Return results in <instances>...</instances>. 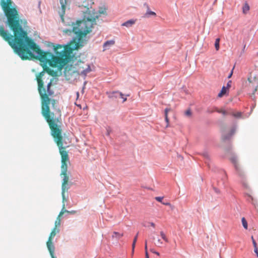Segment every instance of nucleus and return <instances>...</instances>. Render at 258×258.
<instances>
[{
    "label": "nucleus",
    "instance_id": "obj_22",
    "mask_svg": "<svg viewBox=\"0 0 258 258\" xmlns=\"http://www.w3.org/2000/svg\"><path fill=\"white\" fill-rule=\"evenodd\" d=\"M215 109H216V111H217L218 113H222L223 115H226L227 114L226 111L225 110H224L218 109V108H215Z\"/></svg>",
    "mask_w": 258,
    "mask_h": 258
},
{
    "label": "nucleus",
    "instance_id": "obj_23",
    "mask_svg": "<svg viewBox=\"0 0 258 258\" xmlns=\"http://www.w3.org/2000/svg\"><path fill=\"white\" fill-rule=\"evenodd\" d=\"M192 113L190 109H187L185 112V115L188 117H190L191 116Z\"/></svg>",
    "mask_w": 258,
    "mask_h": 258
},
{
    "label": "nucleus",
    "instance_id": "obj_39",
    "mask_svg": "<svg viewBox=\"0 0 258 258\" xmlns=\"http://www.w3.org/2000/svg\"><path fill=\"white\" fill-rule=\"evenodd\" d=\"M145 257H146V258H149V256L148 251H146V252H145Z\"/></svg>",
    "mask_w": 258,
    "mask_h": 258
},
{
    "label": "nucleus",
    "instance_id": "obj_34",
    "mask_svg": "<svg viewBox=\"0 0 258 258\" xmlns=\"http://www.w3.org/2000/svg\"><path fill=\"white\" fill-rule=\"evenodd\" d=\"M151 251L152 252L154 253H155L157 255H160V254H159V253L158 252L154 251L153 249H151Z\"/></svg>",
    "mask_w": 258,
    "mask_h": 258
},
{
    "label": "nucleus",
    "instance_id": "obj_44",
    "mask_svg": "<svg viewBox=\"0 0 258 258\" xmlns=\"http://www.w3.org/2000/svg\"><path fill=\"white\" fill-rule=\"evenodd\" d=\"M253 239H254L253 236H251V240L253 241Z\"/></svg>",
    "mask_w": 258,
    "mask_h": 258
},
{
    "label": "nucleus",
    "instance_id": "obj_10",
    "mask_svg": "<svg viewBox=\"0 0 258 258\" xmlns=\"http://www.w3.org/2000/svg\"><path fill=\"white\" fill-rule=\"evenodd\" d=\"M136 23V20L131 19L130 20H128L124 23L122 24V26H125L126 27H130L132 26L135 23Z\"/></svg>",
    "mask_w": 258,
    "mask_h": 258
},
{
    "label": "nucleus",
    "instance_id": "obj_30",
    "mask_svg": "<svg viewBox=\"0 0 258 258\" xmlns=\"http://www.w3.org/2000/svg\"><path fill=\"white\" fill-rule=\"evenodd\" d=\"M162 244V242L161 241V240H160V239H158L157 240V243H156V244L157 246H160V245H161Z\"/></svg>",
    "mask_w": 258,
    "mask_h": 258
},
{
    "label": "nucleus",
    "instance_id": "obj_36",
    "mask_svg": "<svg viewBox=\"0 0 258 258\" xmlns=\"http://www.w3.org/2000/svg\"><path fill=\"white\" fill-rule=\"evenodd\" d=\"M170 108H166L165 109V110H164V113H168V112L169 111H170Z\"/></svg>",
    "mask_w": 258,
    "mask_h": 258
},
{
    "label": "nucleus",
    "instance_id": "obj_16",
    "mask_svg": "<svg viewBox=\"0 0 258 258\" xmlns=\"http://www.w3.org/2000/svg\"><path fill=\"white\" fill-rule=\"evenodd\" d=\"M123 236V234H120L117 232H114L113 233L112 237L119 238Z\"/></svg>",
    "mask_w": 258,
    "mask_h": 258
},
{
    "label": "nucleus",
    "instance_id": "obj_19",
    "mask_svg": "<svg viewBox=\"0 0 258 258\" xmlns=\"http://www.w3.org/2000/svg\"><path fill=\"white\" fill-rule=\"evenodd\" d=\"M241 221H242V224L243 227L245 229H247V227H248V225H247V221H246V219H245V218L243 217L241 219Z\"/></svg>",
    "mask_w": 258,
    "mask_h": 258
},
{
    "label": "nucleus",
    "instance_id": "obj_11",
    "mask_svg": "<svg viewBox=\"0 0 258 258\" xmlns=\"http://www.w3.org/2000/svg\"><path fill=\"white\" fill-rule=\"evenodd\" d=\"M249 6L247 3H245L242 7V12L243 14H246L248 13L249 10Z\"/></svg>",
    "mask_w": 258,
    "mask_h": 258
},
{
    "label": "nucleus",
    "instance_id": "obj_38",
    "mask_svg": "<svg viewBox=\"0 0 258 258\" xmlns=\"http://www.w3.org/2000/svg\"><path fill=\"white\" fill-rule=\"evenodd\" d=\"M145 252L146 251H147V241H145Z\"/></svg>",
    "mask_w": 258,
    "mask_h": 258
},
{
    "label": "nucleus",
    "instance_id": "obj_20",
    "mask_svg": "<svg viewBox=\"0 0 258 258\" xmlns=\"http://www.w3.org/2000/svg\"><path fill=\"white\" fill-rule=\"evenodd\" d=\"M160 236L165 242H168V239L163 231L160 232Z\"/></svg>",
    "mask_w": 258,
    "mask_h": 258
},
{
    "label": "nucleus",
    "instance_id": "obj_33",
    "mask_svg": "<svg viewBox=\"0 0 258 258\" xmlns=\"http://www.w3.org/2000/svg\"><path fill=\"white\" fill-rule=\"evenodd\" d=\"M231 81H229L227 84V89H229L231 87Z\"/></svg>",
    "mask_w": 258,
    "mask_h": 258
},
{
    "label": "nucleus",
    "instance_id": "obj_35",
    "mask_svg": "<svg viewBox=\"0 0 258 258\" xmlns=\"http://www.w3.org/2000/svg\"><path fill=\"white\" fill-rule=\"evenodd\" d=\"M233 69H234V68L232 69L231 73H230V74L228 76V78H230L231 77V76H232Z\"/></svg>",
    "mask_w": 258,
    "mask_h": 258
},
{
    "label": "nucleus",
    "instance_id": "obj_7",
    "mask_svg": "<svg viewBox=\"0 0 258 258\" xmlns=\"http://www.w3.org/2000/svg\"><path fill=\"white\" fill-rule=\"evenodd\" d=\"M64 75L67 80H70L73 78H75L77 76V72L73 65H67L64 70Z\"/></svg>",
    "mask_w": 258,
    "mask_h": 258
},
{
    "label": "nucleus",
    "instance_id": "obj_27",
    "mask_svg": "<svg viewBox=\"0 0 258 258\" xmlns=\"http://www.w3.org/2000/svg\"><path fill=\"white\" fill-rule=\"evenodd\" d=\"M165 121L166 122V128H167L169 126V119L168 117L165 118Z\"/></svg>",
    "mask_w": 258,
    "mask_h": 258
},
{
    "label": "nucleus",
    "instance_id": "obj_41",
    "mask_svg": "<svg viewBox=\"0 0 258 258\" xmlns=\"http://www.w3.org/2000/svg\"><path fill=\"white\" fill-rule=\"evenodd\" d=\"M163 204L165 205H167V206H170V204L169 203H163Z\"/></svg>",
    "mask_w": 258,
    "mask_h": 258
},
{
    "label": "nucleus",
    "instance_id": "obj_1",
    "mask_svg": "<svg viewBox=\"0 0 258 258\" xmlns=\"http://www.w3.org/2000/svg\"><path fill=\"white\" fill-rule=\"evenodd\" d=\"M38 83V91L41 100V113L47 122L50 129L51 135L54 139L61 156V174L63 176L62 182V196L63 201L65 200L64 192L67 191L69 177L68 175V163H69L68 152L63 147L62 136L61 114L60 110L57 108V102L54 99H50L54 91L51 89L52 80L47 85V89L44 87L42 78H36Z\"/></svg>",
    "mask_w": 258,
    "mask_h": 258
},
{
    "label": "nucleus",
    "instance_id": "obj_15",
    "mask_svg": "<svg viewBox=\"0 0 258 258\" xmlns=\"http://www.w3.org/2000/svg\"><path fill=\"white\" fill-rule=\"evenodd\" d=\"M253 245L254 246V251L256 253L257 256L258 257V248L257 246V244L254 239H253Z\"/></svg>",
    "mask_w": 258,
    "mask_h": 258
},
{
    "label": "nucleus",
    "instance_id": "obj_28",
    "mask_svg": "<svg viewBox=\"0 0 258 258\" xmlns=\"http://www.w3.org/2000/svg\"><path fill=\"white\" fill-rule=\"evenodd\" d=\"M163 199V197H157L155 198V200L157 201L158 202L162 203V201Z\"/></svg>",
    "mask_w": 258,
    "mask_h": 258
},
{
    "label": "nucleus",
    "instance_id": "obj_31",
    "mask_svg": "<svg viewBox=\"0 0 258 258\" xmlns=\"http://www.w3.org/2000/svg\"><path fill=\"white\" fill-rule=\"evenodd\" d=\"M66 213H69V214H74L76 213V211H74V210L71 211L67 210Z\"/></svg>",
    "mask_w": 258,
    "mask_h": 258
},
{
    "label": "nucleus",
    "instance_id": "obj_32",
    "mask_svg": "<svg viewBox=\"0 0 258 258\" xmlns=\"http://www.w3.org/2000/svg\"><path fill=\"white\" fill-rule=\"evenodd\" d=\"M60 212H63L64 213H66L67 210L65 209V205H64V204H63L62 208V209H61Z\"/></svg>",
    "mask_w": 258,
    "mask_h": 258
},
{
    "label": "nucleus",
    "instance_id": "obj_37",
    "mask_svg": "<svg viewBox=\"0 0 258 258\" xmlns=\"http://www.w3.org/2000/svg\"><path fill=\"white\" fill-rule=\"evenodd\" d=\"M63 214H64L63 212H60L57 217L60 218L63 215Z\"/></svg>",
    "mask_w": 258,
    "mask_h": 258
},
{
    "label": "nucleus",
    "instance_id": "obj_25",
    "mask_svg": "<svg viewBox=\"0 0 258 258\" xmlns=\"http://www.w3.org/2000/svg\"><path fill=\"white\" fill-rule=\"evenodd\" d=\"M216 108H208L207 110V112L209 113H213L214 111H216Z\"/></svg>",
    "mask_w": 258,
    "mask_h": 258
},
{
    "label": "nucleus",
    "instance_id": "obj_14",
    "mask_svg": "<svg viewBox=\"0 0 258 258\" xmlns=\"http://www.w3.org/2000/svg\"><path fill=\"white\" fill-rule=\"evenodd\" d=\"M138 236V233L137 234V235L134 237V240H133V244H132V254H133L134 252V249H135V245H136V243L137 240Z\"/></svg>",
    "mask_w": 258,
    "mask_h": 258
},
{
    "label": "nucleus",
    "instance_id": "obj_18",
    "mask_svg": "<svg viewBox=\"0 0 258 258\" xmlns=\"http://www.w3.org/2000/svg\"><path fill=\"white\" fill-rule=\"evenodd\" d=\"M220 38H217L215 40V47L216 50H218L220 48L219 43H220Z\"/></svg>",
    "mask_w": 258,
    "mask_h": 258
},
{
    "label": "nucleus",
    "instance_id": "obj_8",
    "mask_svg": "<svg viewBox=\"0 0 258 258\" xmlns=\"http://www.w3.org/2000/svg\"><path fill=\"white\" fill-rule=\"evenodd\" d=\"M61 5V10L59 12V15L61 19L63 20V16L65 14V11L67 5V0H59Z\"/></svg>",
    "mask_w": 258,
    "mask_h": 258
},
{
    "label": "nucleus",
    "instance_id": "obj_24",
    "mask_svg": "<svg viewBox=\"0 0 258 258\" xmlns=\"http://www.w3.org/2000/svg\"><path fill=\"white\" fill-rule=\"evenodd\" d=\"M146 15H152V16H156V14L155 12L151 11H148L146 13Z\"/></svg>",
    "mask_w": 258,
    "mask_h": 258
},
{
    "label": "nucleus",
    "instance_id": "obj_46",
    "mask_svg": "<svg viewBox=\"0 0 258 258\" xmlns=\"http://www.w3.org/2000/svg\"><path fill=\"white\" fill-rule=\"evenodd\" d=\"M55 258H56V257H55Z\"/></svg>",
    "mask_w": 258,
    "mask_h": 258
},
{
    "label": "nucleus",
    "instance_id": "obj_13",
    "mask_svg": "<svg viewBox=\"0 0 258 258\" xmlns=\"http://www.w3.org/2000/svg\"><path fill=\"white\" fill-rule=\"evenodd\" d=\"M227 91V88L223 86L220 91V92L218 94V96L219 97H222L224 94H226Z\"/></svg>",
    "mask_w": 258,
    "mask_h": 258
},
{
    "label": "nucleus",
    "instance_id": "obj_6",
    "mask_svg": "<svg viewBox=\"0 0 258 258\" xmlns=\"http://www.w3.org/2000/svg\"><path fill=\"white\" fill-rule=\"evenodd\" d=\"M73 64L77 72V75H86L91 71L90 66L81 60L75 63L73 62Z\"/></svg>",
    "mask_w": 258,
    "mask_h": 258
},
{
    "label": "nucleus",
    "instance_id": "obj_9",
    "mask_svg": "<svg viewBox=\"0 0 258 258\" xmlns=\"http://www.w3.org/2000/svg\"><path fill=\"white\" fill-rule=\"evenodd\" d=\"M115 41L113 40L106 41L103 44V51L109 49V47L114 44Z\"/></svg>",
    "mask_w": 258,
    "mask_h": 258
},
{
    "label": "nucleus",
    "instance_id": "obj_3",
    "mask_svg": "<svg viewBox=\"0 0 258 258\" xmlns=\"http://www.w3.org/2000/svg\"><path fill=\"white\" fill-rule=\"evenodd\" d=\"M248 81V88L254 94L258 88V70L252 71L247 79Z\"/></svg>",
    "mask_w": 258,
    "mask_h": 258
},
{
    "label": "nucleus",
    "instance_id": "obj_42",
    "mask_svg": "<svg viewBox=\"0 0 258 258\" xmlns=\"http://www.w3.org/2000/svg\"><path fill=\"white\" fill-rule=\"evenodd\" d=\"M248 197L251 200V201H252L253 200V198L252 197H251L250 195H248Z\"/></svg>",
    "mask_w": 258,
    "mask_h": 258
},
{
    "label": "nucleus",
    "instance_id": "obj_21",
    "mask_svg": "<svg viewBox=\"0 0 258 258\" xmlns=\"http://www.w3.org/2000/svg\"><path fill=\"white\" fill-rule=\"evenodd\" d=\"M234 131H232L231 132V133L228 135V136H223V137H222L223 140H226L227 139H229L232 136V135L234 134Z\"/></svg>",
    "mask_w": 258,
    "mask_h": 258
},
{
    "label": "nucleus",
    "instance_id": "obj_5",
    "mask_svg": "<svg viewBox=\"0 0 258 258\" xmlns=\"http://www.w3.org/2000/svg\"><path fill=\"white\" fill-rule=\"evenodd\" d=\"M59 232V229L58 227H54L52 230L48 239L47 241V247L49 250L51 258H55L54 256V246L52 242L53 238L56 235L57 233Z\"/></svg>",
    "mask_w": 258,
    "mask_h": 258
},
{
    "label": "nucleus",
    "instance_id": "obj_26",
    "mask_svg": "<svg viewBox=\"0 0 258 258\" xmlns=\"http://www.w3.org/2000/svg\"><path fill=\"white\" fill-rule=\"evenodd\" d=\"M119 95L123 99V102L126 101V98L123 97V94L121 92H119Z\"/></svg>",
    "mask_w": 258,
    "mask_h": 258
},
{
    "label": "nucleus",
    "instance_id": "obj_45",
    "mask_svg": "<svg viewBox=\"0 0 258 258\" xmlns=\"http://www.w3.org/2000/svg\"><path fill=\"white\" fill-rule=\"evenodd\" d=\"M205 156L208 158V155L207 154L205 155Z\"/></svg>",
    "mask_w": 258,
    "mask_h": 258
},
{
    "label": "nucleus",
    "instance_id": "obj_43",
    "mask_svg": "<svg viewBox=\"0 0 258 258\" xmlns=\"http://www.w3.org/2000/svg\"><path fill=\"white\" fill-rule=\"evenodd\" d=\"M165 118L168 117V113H164Z\"/></svg>",
    "mask_w": 258,
    "mask_h": 258
},
{
    "label": "nucleus",
    "instance_id": "obj_17",
    "mask_svg": "<svg viewBox=\"0 0 258 258\" xmlns=\"http://www.w3.org/2000/svg\"><path fill=\"white\" fill-rule=\"evenodd\" d=\"M60 223H61V218H59V217H57L56 218V219L55 221V226L54 227H59L60 225Z\"/></svg>",
    "mask_w": 258,
    "mask_h": 258
},
{
    "label": "nucleus",
    "instance_id": "obj_29",
    "mask_svg": "<svg viewBox=\"0 0 258 258\" xmlns=\"http://www.w3.org/2000/svg\"><path fill=\"white\" fill-rule=\"evenodd\" d=\"M241 113L240 112H237L236 113H233V115L235 117H240L241 116Z\"/></svg>",
    "mask_w": 258,
    "mask_h": 258
},
{
    "label": "nucleus",
    "instance_id": "obj_2",
    "mask_svg": "<svg viewBox=\"0 0 258 258\" xmlns=\"http://www.w3.org/2000/svg\"><path fill=\"white\" fill-rule=\"evenodd\" d=\"M12 0H1V6L7 18L8 22L20 19L18 12L12 7Z\"/></svg>",
    "mask_w": 258,
    "mask_h": 258
},
{
    "label": "nucleus",
    "instance_id": "obj_40",
    "mask_svg": "<svg viewBox=\"0 0 258 258\" xmlns=\"http://www.w3.org/2000/svg\"><path fill=\"white\" fill-rule=\"evenodd\" d=\"M150 224L153 227H155V224L154 223H153V222L150 223Z\"/></svg>",
    "mask_w": 258,
    "mask_h": 258
},
{
    "label": "nucleus",
    "instance_id": "obj_4",
    "mask_svg": "<svg viewBox=\"0 0 258 258\" xmlns=\"http://www.w3.org/2000/svg\"><path fill=\"white\" fill-rule=\"evenodd\" d=\"M231 162L234 164V167L237 175L240 178L241 182L245 188H248L249 185L246 180L244 172L239 166L236 158L234 157L230 159Z\"/></svg>",
    "mask_w": 258,
    "mask_h": 258
},
{
    "label": "nucleus",
    "instance_id": "obj_12",
    "mask_svg": "<svg viewBox=\"0 0 258 258\" xmlns=\"http://www.w3.org/2000/svg\"><path fill=\"white\" fill-rule=\"evenodd\" d=\"M107 94L108 95V97L110 98H117V95L119 94V92L118 91H113V92H107Z\"/></svg>",
    "mask_w": 258,
    "mask_h": 258
}]
</instances>
